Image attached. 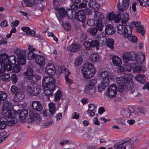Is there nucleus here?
Instances as JSON below:
<instances>
[{
  "label": "nucleus",
  "instance_id": "1",
  "mask_svg": "<svg viewBox=\"0 0 149 149\" xmlns=\"http://www.w3.org/2000/svg\"><path fill=\"white\" fill-rule=\"evenodd\" d=\"M16 58L14 55L10 57L6 54H0V73L3 72L5 70L10 71L12 69V64L16 62Z\"/></svg>",
  "mask_w": 149,
  "mask_h": 149
},
{
  "label": "nucleus",
  "instance_id": "2",
  "mask_svg": "<svg viewBox=\"0 0 149 149\" xmlns=\"http://www.w3.org/2000/svg\"><path fill=\"white\" fill-rule=\"evenodd\" d=\"M81 71L84 77L88 79L94 76L95 73L96 69L93 64L87 62L83 65Z\"/></svg>",
  "mask_w": 149,
  "mask_h": 149
},
{
  "label": "nucleus",
  "instance_id": "3",
  "mask_svg": "<svg viewBox=\"0 0 149 149\" xmlns=\"http://www.w3.org/2000/svg\"><path fill=\"white\" fill-rule=\"evenodd\" d=\"M11 103L8 101H5L3 104V115L8 118H11L16 117V113L11 110Z\"/></svg>",
  "mask_w": 149,
  "mask_h": 149
},
{
  "label": "nucleus",
  "instance_id": "4",
  "mask_svg": "<svg viewBox=\"0 0 149 149\" xmlns=\"http://www.w3.org/2000/svg\"><path fill=\"white\" fill-rule=\"evenodd\" d=\"M132 74H125L124 77H117L116 79V81L119 85H126V83L129 84L132 81L133 78Z\"/></svg>",
  "mask_w": 149,
  "mask_h": 149
},
{
  "label": "nucleus",
  "instance_id": "5",
  "mask_svg": "<svg viewBox=\"0 0 149 149\" xmlns=\"http://www.w3.org/2000/svg\"><path fill=\"white\" fill-rule=\"evenodd\" d=\"M55 79L50 76L44 77L42 79V84L44 88L52 87V88L55 87Z\"/></svg>",
  "mask_w": 149,
  "mask_h": 149
},
{
  "label": "nucleus",
  "instance_id": "6",
  "mask_svg": "<svg viewBox=\"0 0 149 149\" xmlns=\"http://www.w3.org/2000/svg\"><path fill=\"white\" fill-rule=\"evenodd\" d=\"M117 88V86L115 84L110 85L107 90L106 93L107 96L110 98L115 97L116 95Z\"/></svg>",
  "mask_w": 149,
  "mask_h": 149
},
{
  "label": "nucleus",
  "instance_id": "7",
  "mask_svg": "<svg viewBox=\"0 0 149 149\" xmlns=\"http://www.w3.org/2000/svg\"><path fill=\"white\" fill-rule=\"evenodd\" d=\"M124 61L125 63H128L130 61H135L136 58V55L133 52H125L123 57Z\"/></svg>",
  "mask_w": 149,
  "mask_h": 149
},
{
  "label": "nucleus",
  "instance_id": "8",
  "mask_svg": "<svg viewBox=\"0 0 149 149\" xmlns=\"http://www.w3.org/2000/svg\"><path fill=\"white\" fill-rule=\"evenodd\" d=\"M131 141V139L130 138L120 141L115 144L114 146L116 147L115 149H126L125 146L129 145Z\"/></svg>",
  "mask_w": 149,
  "mask_h": 149
},
{
  "label": "nucleus",
  "instance_id": "9",
  "mask_svg": "<svg viewBox=\"0 0 149 149\" xmlns=\"http://www.w3.org/2000/svg\"><path fill=\"white\" fill-rule=\"evenodd\" d=\"M122 2V6L120 3L118 4L117 6L118 12L120 13L121 14L123 13L124 10L127 9L129 6L130 0H123Z\"/></svg>",
  "mask_w": 149,
  "mask_h": 149
},
{
  "label": "nucleus",
  "instance_id": "10",
  "mask_svg": "<svg viewBox=\"0 0 149 149\" xmlns=\"http://www.w3.org/2000/svg\"><path fill=\"white\" fill-rule=\"evenodd\" d=\"M121 14L120 13H118V14L116 16L114 13L111 12L107 14V17L109 20L110 21L114 20L115 22L118 23L120 20V15Z\"/></svg>",
  "mask_w": 149,
  "mask_h": 149
},
{
  "label": "nucleus",
  "instance_id": "11",
  "mask_svg": "<svg viewBox=\"0 0 149 149\" xmlns=\"http://www.w3.org/2000/svg\"><path fill=\"white\" fill-rule=\"evenodd\" d=\"M75 19L82 23H84L86 20V17L84 11L83 10L78 11L76 14Z\"/></svg>",
  "mask_w": 149,
  "mask_h": 149
},
{
  "label": "nucleus",
  "instance_id": "12",
  "mask_svg": "<svg viewBox=\"0 0 149 149\" xmlns=\"http://www.w3.org/2000/svg\"><path fill=\"white\" fill-rule=\"evenodd\" d=\"M109 83V80L107 79H105L103 80H102L101 83L98 85V91L101 92L104 90Z\"/></svg>",
  "mask_w": 149,
  "mask_h": 149
},
{
  "label": "nucleus",
  "instance_id": "13",
  "mask_svg": "<svg viewBox=\"0 0 149 149\" xmlns=\"http://www.w3.org/2000/svg\"><path fill=\"white\" fill-rule=\"evenodd\" d=\"M40 77L38 75L33 74L30 77H24L25 80L27 82L33 83L37 82L40 78Z\"/></svg>",
  "mask_w": 149,
  "mask_h": 149
},
{
  "label": "nucleus",
  "instance_id": "14",
  "mask_svg": "<svg viewBox=\"0 0 149 149\" xmlns=\"http://www.w3.org/2000/svg\"><path fill=\"white\" fill-rule=\"evenodd\" d=\"M58 13L62 17H64L66 15L68 17L71 15L72 11V9H68L66 11H65V9L63 8H61L58 10Z\"/></svg>",
  "mask_w": 149,
  "mask_h": 149
},
{
  "label": "nucleus",
  "instance_id": "15",
  "mask_svg": "<svg viewBox=\"0 0 149 149\" xmlns=\"http://www.w3.org/2000/svg\"><path fill=\"white\" fill-rule=\"evenodd\" d=\"M30 119L31 120L38 123L41 120L40 115L36 111L31 112L29 114Z\"/></svg>",
  "mask_w": 149,
  "mask_h": 149
},
{
  "label": "nucleus",
  "instance_id": "16",
  "mask_svg": "<svg viewBox=\"0 0 149 149\" xmlns=\"http://www.w3.org/2000/svg\"><path fill=\"white\" fill-rule=\"evenodd\" d=\"M25 95L23 92L20 90L15 95L14 98V101L16 102H19L24 98Z\"/></svg>",
  "mask_w": 149,
  "mask_h": 149
},
{
  "label": "nucleus",
  "instance_id": "17",
  "mask_svg": "<svg viewBox=\"0 0 149 149\" xmlns=\"http://www.w3.org/2000/svg\"><path fill=\"white\" fill-rule=\"evenodd\" d=\"M133 28L130 25L124 26V34H123V37L125 38H127L131 35L132 33Z\"/></svg>",
  "mask_w": 149,
  "mask_h": 149
},
{
  "label": "nucleus",
  "instance_id": "18",
  "mask_svg": "<svg viewBox=\"0 0 149 149\" xmlns=\"http://www.w3.org/2000/svg\"><path fill=\"white\" fill-rule=\"evenodd\" d=\"M46 72L47 74L52 75L55 73L56 70L54 65L49 63L46 67Z\"/></svg>",
  "mask_w": 149,
  "mask_h": 149
},
{
  "label": "nucleus",
  "instance_id": "19",
  "mask_svg": "<svg viewBox=\"0 0 149 149\" xmlns=\"http://www.w3.org/2000/svg\"><path fill=\"white\" fill-rule=\"evenodd\" d=\"M32 107L34 109L38 111H40L42 109V104L40 102L38 101H33L32 104Z\"/></svg>",
  "mask_w": 149,
  "mask_h": 149
},
{
  "label": "nucleus",
  "instance_id": "20",
  "mask_svg": "<svg viewBox=\"0 0 149 149\" xmlns=\"http://www.w3.org/2000/svg\"><path fill=\"white\" fill-rule=\"evenodd\" d=\"M88 2V1L86 0H83L82 3H80L79 5L74 4L71 6V8L76 10L78 9V8L81 9L85 8L87 6V3Z\"/></svg>",
  "mask_w": 149,
  "mask_h": 149
},
{
  "label": "nucleus",
  "instance_id": "21",
  "mask_svg": "<svg viewBox=\"0 0 149 149\" xmlns=\"http://www.w3.org/2000/svg\"><path fill=\"white\" fill-rule=\"evenodd\" d=\"M35 61L37 64L40 66L44 65L45 62L44 57L42 56L38 55H36Z\"/></svg>",
  "mask_w": 149,
  "mask_h": 149
},
{
  "label": "nucleus",
  "instance_id": "22",
  "mask_svg": "<svg viewBox=\"0 0 149 149\" xmlns=\"http://www.w3.org/2000/svg\"><path fill=\"white\" fill-rule=\"evenodd\" d=\"M95 89L94 86L88 85L85 88L84 93L89 95L93 94L95 92Z\"/></svg>",
  "mask_w": 149,
  "mask_h": 149
},
{
  "label": "nucleus",
  "instance_id": "23",
  "mask_svg": "<svg viewBox=\"0 0 149 149\" xmlns=\"http://www.w3.org/2000/svg\"><path fill=\"white\" fill-rule=\"evenodd\" d=\"M135 79L142 84H144L146 81V77L144 74H140L135 76Z\"/></svg>",
  "mask_w": 149,
  "mask_h": 149
},
{
  "label": "nucleus",
  "instance_id": "24",
  "mask_svg": "<svg viewBox=\"0 0 149 149\" xmlns=\"http://www.w3.org/2000/svg\"><path fill=\"white\" fill-rule=\"evenodd\" d=\"M94 18L96 22H100L104 19L102 14L97 11H95L94 14Z\"/></svg>",
  "mask_w": 149,
  "mask_h": 149
},
{
  "label": "nucleus",
  "instance_id": "25",
  "mask_svg": "<svg viewBox=\"0 0 149 149\" xmlns=\"http://www.w3.org/2000/svg\"><path fill=\"white\" fill-rule=\"evenodd\" d=\"M112 62L115 66H120L122 64L121 59L117 56H114L112 57Z\"/></svg>",
  "mask_w": 149,
  "mask_h": 149
},
{
  "label": "nucleus",
  "instance_id": "26",
  "mask_svg": "<svg viewBox=\"0 0 149 149\" xmlns=\"http://www.w3.org/2000/svg\"><path fill=\"white\" fill-rule=\"evenodd\" d=\"M22 29L24 32H26V33L28 35L33 36L35 35V31L33 30H31L28 27H23L22 28Z\"/></svg>",
  "mask_w": 149,
  "mask_h": 149
},
{
  "label": "nucleus",
  "instance_id": "27",
  "mask_svg": "<svg viewBox=\"0 0 149 149\" xmlns=\"http://www.w3.org/2000/svg\"><path fill=\"white\" fill-rule=\"evenodd\" d=\"M105 31L107 34L109 35L113 34L114 32V28L111 24H108L106 26Z\"/></svg>",
  "mask_w": 149,
  "mask_h": 149
},
{
  "label": "nucleus",
  "instance_id": "28",
  "mask_svg": "<svg viewBox=\"0 0 149 149\" xmlns=\"http://www.w3.org/2000/svg\"><path fill=\"white\" fill-rule=\"evenodd\" d=\"M80 45H79L72 44L67 47V49L72 52H74L79 50Z\"/></svg>",
  "mask_w": 149,
  "mask_h": 149
},
{
  "label": "nucleus",
  "instance_id": "29",
  "mask_svg": "<svg viewBox=\"0 0 149 149\" xmlns=\"http://www.w3.org/2000/svg\"><path fill=\"white\" fill-rule=\"evenodd\" d=\"M14 53L18 56V58H19V57L24 56H25L26 54V51L22 50L17 48L15 49Z\"/></svg>",
  "mask_w": 149,
  "mask_h": 149
},
{
  "label": "nucleus",
  "instance_id": "30",
  "mask_svg": "<svg viewBox=\"0 0 149 149\" xmlns=\"http://www.w3.org/2000/svg\"><path fill=\"white\" fill-rule=\"evenodd\" d=\"M100 58L99 55L96 53L91 54L89 57L90 60L93 63L98 61Z\"/></svg>",
  "mask_w": 149,
  "mask_h": 149
},
{
  "label": "nucleus",
  "instance_id": "31",
  "mask_svg": "<svg viewBox=\"0 0 149 149\" xmlns=\"http://www.w3.org/2000/svg\"><path fill=\"white\" fill-rule=\"evenodd\" d=\"M44 88V93L47 96L53 95V93L55 87L52 88V87H45Z\"/></svg>",
  "mask_w": 149,
  "mask_h": 149
},
{
  "label": "nucleus",
  "instance_id": "32",
  "mask_svg": "<svg viewBox=\"0 0 149 149\" xmlns=\"http://www.w3.org/2000/svg\"><path fill=\"white\" fill-rule=\"evenodd\" d=\"M145 55L143 53H140L136 59L137 63L138 64H142L144 62L145 59Z\"/></svg>",
  "mask_w": 149,
  "mask_h": 149
},
{
  "label": "nucleus",
  "instance_id": "33",
  "mask_svg": "<svg viewBox=\"0 0 149 149\" xmlns=\"http://www.w3.org/2000/svg\"><path fill=\"white\" fill-rule=\"evenodd\" d=\"M33 95H38L40 93L41 91L40 86L39 85H34Z\"/></svg>",
  "mask_w": 149,
  "mask_h": 149
},
{
  "label": "nucleus",
  "instance_id": "34",
  "mask_svg": "<svg viewBox=\"0 0 149 149\" xmlns=\"http://www.w3.org/2000/svg\"><path fill=\"white\" fill-rule=\"evenodd\" d=\"M129 19V17L128 14L125 13L123 14L121 17L120 19L122 21V22L123 25L125 24L126 22H128Z\"/></svg>",
  "mask_w": 149,
  "mask_h": 149
},
{
  "label": "nucleus",
  "instance_id": "35",
  "mask_svg": "<svg viewBox=\"0 0 149 149\" xmlns=\"http://www.w3.org/2000/svg\"><path fill=\"white\" fill-rule=\"evenodd\" d=\"M65 72L66 75L65 76V78L66 82L67 83H68L70 84H72L73 83V80L68 78V75H69L70 73L69 71L67 69H65Z\"/></svg>",
  "mask_w": 149,
  "mask_h": 149
},
{
  "label": "nucleus",
  "instance_id": "36",
  "mask_svg": "<svg viewBox=\"0 0 149 149\" xmlns=\"http://www.w3.org/2000/svg\"><path fill=\"white\" fill-rule=\"evenodd\" d=\"M131 113L130 110L127 109H123L121 111V114L123 117L127 118L130 116Z\"/></svg>",
  "mask_w": 149,
  "mask_h": 149
},
{
  "label": "nucleus",
  "instance_id": "37",
  "mask_svg": "<svg viewBox=\"0 0 149 149\" xmlns=\"http://www.w3.org/2000/svg\"><path fill=\"white\" fill-rule=\"evenodd\" d=\"M28 111L27 110L24 109L20 112L19 117L22 119H24L28 116Z\"/></svg>",
  "mask_w": 149,
  "mask_h": 149
},
{
  "label": "nucleus",
  "instance_id": "38",
  "mask_svg": "<svg viewBox=\"0 0 149 149\" xmlns=\"http://www.w3.org/2000/svg\"><path fill=\"white\" fill-rule=\"evenodd\" d=\"M7 119L5 117H2L0 118V129H2L6 127V122Z\"/></svg>",
  "mask_w": 149,
  "mask_h": 149
},
{
  "label": "nucleus",
  "instance_id": "39",
  "mask_svg": "<svg viewBox=\"0 0 149 149\" xmlns=\"http://www.w3.org/2000/svg\"><path fill=\"white\" fill-rule=\"evenodd\" d=\"M49 111L52 115L55 113L56 112V108L54 104L52 103H50L48 104Z\"/></svg>",
  "mask_w": 149,
  "mask_h": 149
},
{
  "label": "nucleus",
  "instance_id": "40",
  "mask_svg": "<svg viewBox=\"0 0 149 149\" xmlns=\"http://www.w3.org/2000/svg\"><path fill=\"white\" fill-rule=\"evenodd\" d=\"M37 54L33 52L29 51L27 54L26 56L28 59L29 60H32L34 58L36 59V57Z\"/></svg>",
  "mask_w": 149,
  "mask_h": 149
},
{
  "label": "nucleus",
  "instance_id": "41",
  "mask_svg": "<svg viewBox=\"0 0 149 149\" xmlns=\"http://www.w3.org/2000/svg\"><path fill=\"white\" fill-rule=\"evenodd\" d=\"M10 76L9 73L3 74L1 77V79L6 82H7L10 80Z\"/></svg>",
  "mask_w": 149,
  "mask_h": 149
},
{
  "label": "nucleus",
  "instance_id": "42",
  "mask_svg": "<svg viewBox=\"0 0 149 149\" xmlns=\"http://www.w3.org/2000/svg\"><path fill=\"white\" fill-rule=\"evenodd\" d=\"M114 40L113 39H109L107 42V45L111 50H113L114 48L113 44Z\"/></svg>",
  "mask_w": 149,
  "mask_h": 149
},
{
  "label": "nucleus",
  "instance_id": "43",
  "mask_svg": "<svg viewBox=\"0 0 149 149\" xmlns=\"http://www.w3.org/2000/svg\"><path fill=\"white\" fill-rule=\"evenodd\" d=\"M34 85H29L27 86L26 91L29 94L33 95Z\"/></svg>",
  "mask_w": 149,
  "mask_h": 149
},
{
  "label": "nucleus",
  "instance_id": "44",
  "mask_svg": "<svg viewBox=\"0 0 149 149\" xmlns=\"http://www.w3.org/2000/svg\"><path fill=\"white\" fill-rule=\"evenodd\" d=\"M15 117L14 118H10V119H13V120H9L8 121L7 120V121L6 122V125H7L8 126H12L14 125L15 124L17 123V120L15 118Z\"/></svg>",
  "mask_w": 149,
  "mask_h": 149
},
{
  "label": "nucleus",
  "instance_id": "45",
  "mask_svg": "<svg viewBox=\"0 0 149 149\" xmlns=\"http://www.w3.org/2000/svg\"><path fill=\"white\" fill-rule=\"evenodd\" d=\"M98 31L95 28L92 27L88 29L87 31L93 36H95L97 33Z\"/></svg>",
  "mask_w": 149,
  "mask_h": 149
},
{
  "label": "nucleus",
  "instance_id": "46",
  "mask_svg": "<svg viewBox=\"0 0 149 149\" xmlns=\"http://www.w3.org/2000/svg\"><path fill=\"white\" fill-rule=\"evenodd\" d=\"M91 42L92 47H95L97 49L99 48V42L97 40H92Z\"/></svg>",
  "mask_w": 149,
  "mask_h": 149
},
{
  "label": "nucleus",
  "instance_id": "47",
  "mask_svg": "<svg viewBox=\"0 0 149 149\" xmlns=\"http://www.w3.org/2000/svg\"><path fill=\"white\" fill-rule=\"evenodd\" d=\"M108 74H109V72L107 71L101 72L100 74V77L103 78L102 80H103L105 79H107L108 80H109V78L107 77Z\"/></svg>",
  "mask_w": 149,
  "mask_h": 149
},
{
  "label": "nucleus",
  "instance_id": "48",
  "mask_svg": "<svg viewBox=\"0 0 149 149\" xmlns=\"http://www.w3.org/2000/svg\"><path fill=\"white\" fill-rule=\"evenodd\" d=\"M20 90H19L17 86L13 85L11 86L10 91L12 94L15 95Z\"/></svg>",
  "mask_w": 149,
  "mask_h": 149
},
{
  "label": "nucleus",
  "instance_id": "49",
  "mask_svg": "<svg viewBox=\"0 0 149 149\" xmlns=\"http://www.w3.org/2000/svg\"><path fill=\"white\" fill-rule=\"evenodd\" d=\"M13 65V64L12 65V67H13V66H12ZM13 65H14V64ZM13 68V69H12L13 71L14 72H19L20 71V70L21 69V67L20 65V64H16L14 66L13 68Z\"/></svg>",
  "mask_w": 149,
  "mask_h": 149
},
{
  "label": "nucleus",
  "instance_id": "50",
  "mask_svg": "<svg viewBox=\"0 0 149 149\" xmlns=\"http://www.w3.org/2000/svg\"><path fill=\"white\" fill-rule=\"evenodd\" d=\"M25 55L24 56L19 57L18 58V62L20 65H23L25 64L26 63V59H25Z\"/></svg>",
  "mask_w": 149,
  "mask_h": 149
},
{
  "label": "nucleus",
  "instance_id": "51",
  "mask_svg": "<svg viewBox=\"0 0 149 149\" xmlns=\"http://www.w3.org/2000/svg\"><path fill=\"white\" fill-rule=\"evenodd\" d=\"M33 70L31 68H29L24 72L23 75L27 77H30L33 74Z\"/></svg>",
  "mask_w": 149,
  "mask_h": 149
},
{
  "label": "nucleus",
  "instance_id": "52",
  "mask_svg": "<svg viewBox=\"0 0 149 149\" xmlns=\"http://www.w3.org/2000/svg\"><path fill=\"white\" fill-rule=\"evenodd\" d=\"M104 26L102 22H97L95 24V28L97 29V31H101L103 30Z\"/></svg>",
  "mask_w": 149,
  "mask_h": 149
},
{
  "label": "nucleus",
  "instance_id": "53",
  "mask_svg": "<svg viewBox=\"0 0 149 149\" xmlns=\"http://www.w3.org/2000/svg\"><path fill=\"white\" fill-rule=\"evenodd\" d=\"M83 45L86 50H89L92 47L91 41H85L83 43Z\"/></svg>",
  "mask_w": 149,
  "mask_h": 149
},
{
  "label": "nucleus",
  "instance_id": "54",
  "mask_svg": "<svg viewBox=\"0 0 149 149\" xmlns=\"http://www.w3.org/2000/svg\"><path fill=\"white\" fill-rule=\"evenodd\" d=\"M137 1L139 2L141 5L147 6L149 5V2L148 0H137Z\"/></svg>",
  "mask_w": 149,
  "mask_h": 149
},
{
  "label": "nucleus",
  "instance_id": "55",
  "mask_svg": "<svg viewBox=\"0 0 149 149\" xmlns=\"http://www.w3.org/2000/svg\"><path fill=\"white\" fill-rule=\"evenodd\" d=\"M83 59L81 57H78L76 59L74 64L76 66H78L82 63Z\"/></svg>",
  "mask_w": 149,
  "mask_h": 149
},
{
  "label": "nucleus",
  "instance_id": "56",
  "mask_svg": "<svg viewBox=\"0 0 149 149\" xmlns=\"http://www.w3.org/2000/svg\"><path fill=\"white\" fill-rule=\"evenodd\" d=\"M128 38L129 40L132 42H136L137 41L136 37L133 34H131Z\"/></svg>",
  "mask_w": 149,
  "mask_h": 149
},
{
  "label": "nucleus",
  "instance_id": "57",
  "mask_svg": "<svg viewBox=\"0 0 149 149\" xmlns=\"http://www.w3.org/2000/svg\"><path fill=\"white\" fill-rule=\"evenodd\" d=\"M136 29L138 32L141 33L142 35H143L145 33V30L143 26L136 28Z\"/></svg>",
  "mask_w": 149,
  "mask_h": 149
},
{
  "label": "nucleus",
  "instance_id": "58",
  "mask_svg": "<svg viewBox=\"0 0 149 149\" xmlns=\"http://www.w3.org/2000/svg\"><path fill=\"white\" fill-rule=\"evenodd\" d=\"M92 7L95 10H97L100 7V4L97 2L96 1H93L91 3Z\"/></svg>",
  "mask_w": 149,
  "mask_h": 149
},
{
  "label": "nucleus",
  "instance_id": "59",
  "mask_svg": "<svg viewBox=\"0 0 149 149\" xmlns=\"http://www.w3.org/2000/svg\"><path fill=\"white\" fill-rule=\"evenodd\" d=\"M62 95L61 92L60 91H58L55 95V100L56 101L59 100L61 97Z\"/></svg>",
  "mask_w": 149,
  "mask_h": 149
},
{
  "label": "nucleus",
  "instance_id": "60",
  "mask_svg": "<svg viewBox=\"0 0 149 149\" xmlns=\"http://www.w3.org/2000/svg\"><path fill=\"white\" fill-rule=\"evenodd\" d=\"M7 94L5 93L3 91L0 92V100H4L7 97Z\"/></svg>",
  "mask_w": 149,
  "mask_h": 149
},
{
  "label": "nucleus",
  "instance_id": "61",
  "mask_svg": "<svg viewBox=\"0 0 149 149\" xmlns=\"http://www.w3.org/2000/svg\"><path fill=\"white\" fill-rule=\"evenodd\" d=\"M137 113L145 115L146 113V110L144 108H139L137 109Z\"/></svg>",
  "mask_w": 149,
  "mask_h": 149
},
{
  "label": "nucleus",
  "instance_id": "62",
  "mask_svg": "<svg viewBox=\"0 0 149 149\" xmlns=\"http://www.w3.org/2000/svg\"><path fill=\"white\" fill-rule=\"evenodd\" d=\"M123 26L121 25H119L117 26V31L118 33L120 35H121L122 34V31L124 28V25Z\"/></svg>",
  "mask_w": 149,
  "mask_h": 149
},
{
  "label": "nucleus",
  "instance_id": "63",
  "mask_svg": "<svg viewBox=\"0 0 149 149\" xmlns=\"http://www.w3.org/2000/svg\"><path fill=\"white\" fill-rule=\"evenodd\" d=\"M63 27L67 31H69L71 29V26L69 23H66L63 24Z\"/></svg>",
  "mask_w": 149,
  "mask_h": 149
},
{
  "label": "nucleus",
  "instance_id": "64",
  "mask_svg": "<svg viewBox=\"0 0 149 149\" xmlns=\"http://www.w3.org/2000/svg\"><path fill=\"white\" fill-rule=\"evenodd\" d=\"M106 36V34L104 33H100L97 35V39L99 40H100L101 39H105Z\"/></svg>",
  "mask_w": 149,
  "mask_h": 149
}]
</instances>
